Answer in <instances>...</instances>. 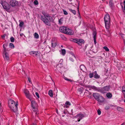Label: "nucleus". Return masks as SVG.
<instances>
[{"instance_id": "f257e3e1", "label": "nucleus", "mask_w": 125, "mask_h": 125, "mask_svg": "<svg viewBox=\"0 0 125 125\" xmlns=\"http://www.w3.org/2000/svg\"><path fill=\"white\" fill-rule=\"evenodd\" d=\"M40 18L45 24L49 25H50L49 22L51 21L52 18L49 14H45L44 16H41Z\"/></svg>"}, {"instance_id": "f03ea898", "label": "nucleus", "mask_w": 125, "mask_h": 125, "mask_svg": "<svg viewBox=\"0 0 125 125\" xmlns=\"http://www.w3.org/2000/svg\"><path fill=\"white\" fill-rule=\"evenodd\" d=\"M104 19L105 27L107 29H108L110 26V17L109 15L106 14L104 17Z\"/></svg>"}, {"instance_id": "7ed1b4c3", "label": "nucleus", "mask_w": 125, "mask_h": 125, "mask_svg": "<svg viewBox=\"0 0 125 125\" xmlns=\"http://www.w3.org/2000/svg\"><path fill=\"white\" fill-rule=\"evenodd\" d=\"M7 46L8 45L7 44H4L3 45V47L4 48L3 56L4 58L7 60H8L9 59L8 54L7 52L8 50L6 49V47H7Z\"/></svg>"}, {"instance_id": "20e7f679", "label": "nucleus", "mask_w": 125, "mask_h": 125, "mask_svg": "<svg viewBox=\"0 0 125 125\" xmlns=\"http://www.w3.org/2000/svg\"><path fill=\"white\" fill-rule=\"evenodd\" d=\"M31 100V105L32 107V110L33 111H37V107L38 106V104L34 100Z\"/></svg>"}, {"instance_id": "39448f33", "label": "nucleus", "mask_w": 125, "mask_h": 125, "mask_svg": "<svg viewBox=\"0 0 125 125\" xmlns=\"http://www.w3.org/2000/svg\"><path fill=\"white\" fill-rule=\"evenodd\" d=\"M24 92L27 98L29 99L30 101H31L32 98L31 97L29 91L26 89H25L24 90Z\"/></svg>"}, {"instance_id": "423d86ee", "label": "nucleus", "mask_w": 125, "mask_h": 125, "mask_svg": "<svg viewBox=\"0 0 125 125\" xmlns=\"http://www.w3.org/2000/svg\"><path fill=\"white\" fill-rule=\"evenodd\" d=\"M1 4L5 9L9 10L10 8V5L5 1H1Z\"/></svg>"}, {"instance_id": "0eeeda50", "label": "nucleus", "mask_w": 125, "mask_h": 125, "mask_svg": "<svg viewBox=\"0 0 125 125\" xmlns=\"http://www.w3.org/2000/svg\"><path fill=\"white\" fill-rule=\"evenodd\" d=\"M57 70H56V72L58 71L61 73L62 72L63 68L62 64V63L58 64L56 67Z\"/></svg>"}, {"instance_id": "6e6552de", "label": "nucleus", "mask_w": 125, "mask_h": 125, "mask_svg": "<svg viewBox=\"0 0 125 125\" xmlns=\"http://www.w3.org/2000/svg\"><path fill=\"white\" fill-rule=\"evenodd\" d=\"M8 103L9 107L12 109L13 106L16 104L15 102L13 100L10 99L9 100Z\"/></svg>"}, {"instance_id": "1a4fd4ad", "label": "nucleus", "mask_w": 125, "mask_h": 125, "mask_svg": "<svg viewBox=\"0 0 125 125\" xmlns=\"http://www.w3.org/2000/svg\"><path fill=\"white\" fill-rule=\"evenodd\" d=\"M10 4L12 7H14L18 5V2L15 0H11L10 1Z\"/></svg>"}, {"instance_id": "9d476101", "label": "nucleus", "mask_w": 125, "mask_h": 125, "mask_svg": "<svg viewBox=\"0 0 125 125\" xmlns=\"http://www.w3.org/2000/svg\"><path fill=\"white\" fill-rule=\"evenodd\" d=\"M18 102H17L16 104L14 105V106H13V108H12V109L11 108H10L11 111L13 112H16L18 110Z\"/></svg>"}, {"instance_id": "9b49d317", "label": "nucleus", "mask_w": 125, "mask_h": 125, "mask_svg": "<svg viewBox=\"0 0 125 125\" xmlns=\"http://www.w3.org/2000/svg\"><path fill=\"white\" fill-rule=\"evenodd\" d=\"M66 30L65 34L70 35H73L74 34V31L68 28H67Z\"/></svg>"}, {"instance_id": "f8f14e48", "label": "nucleus", "mask_w": 125, "mask_h": 125, "mask_svg": "<svg viewBox=\"0 0 125 125\" xmlns=\"http://www.w3.org/2000/svg\"><path fill=\"white\" fill-rule=\"evenodd\" d=\"M84 115L82 114H79L75 116V118H78V121L79 122L81 119H82L84 117Z\"/></svg>"}, {"instance_id": "ddd939ff", "label": "nucleus", "mask_w": 125, "mask_h": 125, "mask_svg": "<svg viewBox=\"0 0 125 125\" xmlns=\"http://www.w3.org/2000/svg\"><path fill=\"white\" fill-rule=\"evenodd\" d=\"M67 28L65 27H61L59 28V31L61 32L65 33Z\"/></svg>"}, {"instance_id": "4468645a", "label": "nucleus", "mask_w": 125, "mask_h": 125, "mask_svg": "<svg viewBox=\"0 0 125 125\" xmlns=\"http://www.w3.org/2000/svg\"><path fill=\"white\" fill-rule=\"evenodd\" d=\"M57 44V42L56 40L54 39H53L52 41V46L53 47H55L56 46Z\"/></svg>"}, {"instance_id": "2eb2a0df", "label": "nucleus", "mask_w": 125, "mask_h": 125, "mask_svg": "<svg viewBox=\"0 0 125 125\" xmlns=\"http://www.w3.org/2000/svg\"><path fill=\"white\" fill-rule=\"evenodd\" d=\"M109 89V86H106L102 89V91L103 93H105L108 91Z\"/></svg>"}, {"instance_id": "dca6fc26", "label": "nucleus", "mask_w": 125, "mask_h": 125, "mask_svg": "<svg viewBox=\"0 0 125 125\" xmlns=\"http://www.w3.org/2000/svg\"><path fill=\"white\" fill-rule=\"evenodd\" d=\"M97 101L98 102H103L104 101V98L101 95L99 96L97 99Z\"/></svg>"}, {"instance_id": "f3484780", "label": "nucleus", "mask_w": 125, "mask_h": 125, "mask_svg": "<svg viewBox=\"0 0 125 125\" xmlns=\"http://www.w3.org/2000/svg\"><path fill=\"white\" fill-rule=\"evenodd\" d=\"M93 95L96 100L101 96L99 94L96 93H94L93 94Z\"/></svg>"}, {"instance_id": "a211bd4d", "label": "nucleus", "mask_w": 125, "mask_h": 125, "mask_svg": "<svg viewBox=\"0 0 125 125\" xmlns=\"http://www.w3.org/2000/svg\"><path fill=\"white\" fill-rule=\"evenodd\" d=\"M84 42L83 40L82 39H78L77 43L80 45H81L82 43H83Z\"/></svg>"}, {"instance_id": "6ab92c4d", "label": "nucleus", "mask_w": 125, "mask_h": 125, "mask_svg": "<svg viewBox=\"0 0 125 125\" xmlns=\"http://www.w3.org/2000/svg\"><path fill=\"white\" fill-rule=\"evenodd\" d=\"M71 105V104L69 102L67 101L65 103L64 107L67 108L70 105Z\"/></svg>"}, {"instance_id": "aec40b11", "label": "nucleus", "mask_w": 125, "mask_h": 125, "mask_svg": "<svg viewBox=\"0 0 125 125\" xmlns=\"http://www.w3.org/2000/svg\"><path fill=\"white\" fill-rule=\"evenodd\" d=\"M30 54L31 55H32L33 54H34L36 56H37L38 55V52H30Z\"/></svg>"}, {"instance_id": "412c9836", "label": "nucleus", "mask_w": 125, "mask_h": 125, "mask_svg": "<svg viewBox=\"0 0 125 125\" xmlns=\"http://www.w3.org/2000/svg\"><path fill=\"white\" fill-rule=\"evenodd\" d=\"M117 110L120 112H123L124 110V109L120 107H117Z\"/></svg>"}, {"instance_id": "4be33fe9", "label": "nucleus", "mask_w": 125, "mask_h": 125, "mask_svg": "<svg viewBox=\"0 0 125 125\" xmlns=\"http://www.w3.org/2000/svg\"><path fill=\"white\" fill-rule=\"evenodd\" d=\"M109 5L110 7H112L114 6V4L112 0H109Z\"/></svg>"}, {"instance_id": "5701e85b", "label": "nucleus", "mask_w": 125, "mask_h": 125, "mask_svg": "<svg viewBox=\"0 0 125 125\" xmlns=\"http://www.w3.org/2000/svg\"><path fill=\"white\" fill-rule=\"evenodd\" d=\"M48 94L51 97H53V93L52 90H50L49 91L48 93Z\"/></svg>"}, {"instance_id": "b1692460", "label": "nucleus", "mask_w": 125, "mask_h": 125, "mask_svg": "<svg viewBox=\"0 0 125 125\" xmlns=\"http://www.w3.org/2000/svg\"><path fill=\"white\" fill-rule=\"evenodd\" d=\"M95 74L94 76V78L96 79L99 78L100 77V75H98V74L96 72H95Z\"/></svg>"}, {"instance_id": "393cba45", "label": "nucleus", "mask_w": 125, "mask_h": 125, "mask_svg": "<svg viewBox=\"0 0 125 125\" xmlns=\"http://www.w3.org/2000/svg\"><path fill=\"white\" fill-rule=\"evenodd\" d=\"M69 10L73 13L74 15H75L76 14V11L75 10H72L71 9H69Z\"/></svg>"}, {"instance_id": "a878e982", "label": "nucleus", "mask_w": 125, "mask_h": 125, "mask_svg": "<svg viewBox=\"0 0 125 125\" xmlns=\"http://www.w3.org/2000/svg\"><path fill=\"white\" fill-rule=\"evenodd\" d=\"M75 57L74 56V55H72L70 57V60L72 62H73L74 61V59H75Z\"/></svg>"}, {"instance_id": "bb28decb", "label": "nucleus", "mask_w": 125, "mask_h": 125, "mask_svg": "<svg viewBox=\"0 0 125 125\" xmlns=\"http://www.w3.org/2000/svg\"><path fill=\"white\" fill-rule=\"evenodd\" d=\"M106 96L107 97L109 98H110L112 97V95L111 93H108L107 94Z\"/></svg>"}, {"instance_id": "cd10ccee", "label": "nucleus", "mask_w": 125, "mask_h": 125, "mask_svg": "<svg viewBox=\"0 0 125 125\" xmlns=\"http://www.w3.org/2000/svg\"><path fill=\"white\" fill-rule=\"evenodd\" d=\"M75 2H76L78 4V6L77 7V10L78 11V13L79 14H80L79 11V1L77 0H75Z\"/></svg>"}, {"instance_id": "c85d7f7f", "label": "nucleus", "mask_w": 125, "mask_h": 125, "mask_svg": "<svg viewBox=\"0 0 125 125\" xmlns=\"http://www.w3.org/2000/svg\"><path fill=\"white\" fill-rule=\"evenodd\" d=\"M10 47L11 48H14V45L12 43H10L9 45Z\"/></svg>"}, {"instance_id": "c756f323", "label": "nucleus", "mask_w": 125, "mask_h": 125, "mask_svg": "<svg viewBox=\"0 0 125 125\" xmlns=\"http://www.w3.org/2000/svg\"><path fill=\"white\" fill-rule=\"evenodd\" d=\"M91 88L95 90H98V89L96 87L94 86H92Z\"/></svg>"}, {"instance_id": "7c9ffc66", "label": "nucleus", "mask_w": 125, "mask_h": 125, "mask_svg": "<svg viewBox=\"0 0 125 125\" xmlns=\"http://www.w3.org/2000/svg\"><path fill=\"white\" fill-rule=\"evenodd\" d=\"M86 55L88 56L89 57H90L91 56V54L90 52L89 51H88L86 52Z\"/></svg>"}, {"instance_id": "2f4dec72", "label": "nucleus", "mask_w": 125, "mask_h": 125, "mask_svg": "<svg viewBox=\"0 0 125 125\" xmlns=\"http://www.w3.org/2000/svg\"><path fill=\"white\" fill-rule=\"evenodd\" d=\"M63 19L62 18L60 19L59 21V24H62Z\"/></svg>"}, {"instance_id": "473e14b6", "label": "nucleus", "mask_w": 125, "mask_h": 125, "mask_svg": "<svg viewBox=\"0 0 125 125\" xmlns=\"http://www.w3.org/2000/svg\"><path fill=\"white\" fill-rule=\"evenodd\" d=\"M66 52V51L64 49H62V54L63 55H64L65 54Z\"/></svg>"}, {"instance_id": "72a5a7b5", "label": "nucleus", "mask_w": 125, "mask_h": 125, "mask_svg": "<svg viewBox=\"0 0 125 125\" xmlns=\"http://www.w3.org/2000/svg\"><path fill=\"white\" fill-rule=\"evenodd\" d=\"M103 48L105 50L109 52V49L106 46H104L103 47Z\"/></svg>"}, {"instance_id": "f704fd0d", "label": "nucleus", "mask_w": 125, "mask_h": 125, "mask_svg": "<svg viewBox=\"0 0 125 125\" xmlns=\"http://www.w3.org/2000/svg\"><path fill=\"white\" fill-rule=\"evenodd\" d=\"M80 69L82 70H83L84 68V67L83 65H81L80 66Z\"/></svg>"}, {"instance_id": "c9c22d12", "label": "nucleus", "mask_w": 125, "mask_h": 125, "mask_svg": "<svg viewBox=\"0 0 125 125\" xmlns=\"http://www.w3.org/2000/svg\"><path fill=\"white\" fill-rule=\"evenodd\" d=\"M34 37L36 38H39V35L36 33H35L34 34Z\"/></svg>"}, {"instance_id": "e433bc0d", "label": "nucleus", "mask_w": 125, "mask_h": 125, "mask_svg": "<svg viewBox=\"0 0 125 125\" xmlns=\"http://www.w3.org/2000/svg\"><path fill=\"white\" fill-rule=\"evenodd\" d=\"M23 22L22 21H21L20 22V23L19 24V26L21 27H22V26L23 25Z\"/></svg>"}, {"instance_id": "4c0bfd02", "label": "nucleus", "mask_w": 125, "mask_h": 125, "mask_svg": "<svg viewBox=\"0 0 125 125\" xmlns=\"http://www.w3.org/2000/svg\"><path fill=\"white\" fill-rule=\"evenodd\" d=\"M96 32L95 31H94L93 32V38L94 37L96 38Z\"/></svg>"}, {"instance_id": "58836bf2", "label": "nucleus", "mask_w": 125, "mask_h": 125, "mask_svg": "<svg viewBox=\"0 0 125 125\" xmlns=\"http://www.w3.org/2000/svg\"><path fill=\"white\" fill-rule=\"evenodd\" d=\"M122 92L123 93H124L125 92V86H124L122 87Z\"/></svg>"}, {"instance_id": "ea45409f", "label": "nucleus", "mask_w": 125, "mask_h": 125, "mask_svg": "<svg viewBox=\"0 0 125 125\" xmlns=\"http://www.w3.org/2000/svg\"><path fill=\"white\" fill-rule=\"evenodd\" d=\"M10 41L12 42H13L14 41V39L13 37H12L10 38Z\"/></svg>"}, {"instance_id": "a19ab883", "label": "nucleus", "mask_w": 125, "mask_h": 125, "mask_svg": "<svg viewBox=\"0 0 125 125\" xmlns=\"http://www.w3.org/2000/svg\"><path fill=\"white\" fill-rule=\"evenodd\" d=\"M72 41L75 42L77 43V42L78 39H72Z\"/></svg>"}, {"instance_id": "79ce46f5", "label": "nucleus", "mask_w": 125, "mask_h": 125, "mask_svg": "<svg viewBox=\"0 0 125 125\" xmlns=\"http://www.w3.org/2000/svg\"><path fill=\"white\" fill-rule=\"evenodd\" d=\"M63 78H64V79L65 80H66L68 81H71V80L70 79H69L65 77H64Z\"/></svg>"}, {"instance_id": "37998d69", "label": "nucleus", "mask_w": 125, "mask_h": 125, "mask_svg": "<svg viewBox=\"0 0 125 125\" xmlns=\"http://www.w3.org/2000/svg\"><path fill=\"white\" fill-rule=\"evenodd\" d=\"M34 3L35 5H37L38 4V2L37 0H35L34 1Z\"/></svg>"}, {"instance_id": "c03bdc74", "label": "nucleus", "mask_w": 125, "mask_h": 125, "mask_svg": "<svg viewBox=\"0 0 125 125\" xmlns=\"http://www.w3.org/2000/svg\"><path fill=\"white\" fill-rule=\"evenodd\" d=\"M96 47H95V48H94V49H93V52H94V53H96V52H97V50H94V49H95V50H96Z\"/></svg>"}, {"instance_id": "a18cd8bd", "label": "nucleus", "mask_w": 125, "mask_h": 125, "mask_svg": "<svg viewBox=\"0 0 125 125\" xmlns=\"http://www.w3.org/2000/svg\"><path fill=\"white\" fill-rule=\"evenodd\" d=\"M94 76V74L93 73H90L89 74V77L90 78H91Z\"/></svg>"}, {"instance_id": "49530a36", "label": "nucleus", "mask_w": 125, "mask_h": 125, "mask_svg": "<svg viewBox=\"0 0 125 125\" xmlns=\"http://www.w3.org/2000/svg\"><path fill=\"white\" fill-rule=\"evenodd\" d=\"M110 107L108 106H106L105 107V109L106 110H108L109 109Z\"/></svg>"}, {"instance_id": "de8ad7c7", "label": "nucleus", "mask_w": 125, "mask_h": 125, "mask_svg": "<svg viewBox=\"0 0 125 125\" xmlns=\"http://www.w3.org/2000/svg\"><path fill=\"white\" fill-rule=\"evenodd\" d=\"M97 112L98 115H100L101 114V112L99 110H98Z\"/></svg>"}, {"instance_id": "09e8293b", "label": "nucleus", "mask_w": 125, "mask_h": 125, "mask_svg": "<svg viewBox=\"0 0 125 125\" xmlns=\"http://www.w3.org/2000/svg\"><path fill=\"white\" fill-rule=\"evenodd\" d=\"M63 13H64V14H65V15L67 14L68 13L66 11H65V10H63Z\"/></svg>"}, {"instance_id": "8fccbe9b", "label": "nucleus", "mask_w": 125, "mask_h": 125, "mask_svg": "<svg viewBox=\"0 0 125 125\" xmlns=\"http://www.w3.org/2000/svg\"><path fill=\"white\" fill-rule=\"evenodd\" d=\"M35 94L37 97H38V98H39V95L38 93L37 92H36Z\"/></svg>"}, {"instance_id": "3c124183", "label": "nucleus", "mask_w": 125, "mask_h": 125, "mask_svg": "<svg viewBox=\"0 0 125 125\" xmlns=\"http://www.w3.org/2000/svg\"><path fill=\"white\" fill-rule=\"evenodd\" d=\"M28 80L29 81V82L31 83H32V82H31V79L29 77H28Z\"/></svg>"}, {"instance_id": "603ef678", "label": "nucleus", "mask_w": 125, "mask_h": 125, "mask_svg": "<svg viewBox=\"0 0 125 125\" xmlns=\"http://www.w3.org/2000/svg\"><path fill=\"white\" fill-rule=\"evenodd\" d=\"M94 43L95 44L96 43V38L94 37Z\"/></svg>"}, {"instance_id": "864d4df0", "label": "nucleus", "mask_w": 125, "mask_h": 125, "mask_svg": "<svg viewBox=\"0 0 125 125\" xmlns=\"http://www.w3.org/2000/svg\"><path fill=\"white\" fill-rule=\"evenodd\" d=\"M34 112H36L35 114H36V115H38V114H39V113H38V110L37 111H34Z\"/></svg>"}, {"instance_id": "5fc2aeb1", "label": "nucleus", "mask_w": 125, "mask_h": 125, "mask_svg": "<svg viewBox=\"0 0 125 125\" xmlns=\"http://www.w3.org/2000/svg\"><path fill=\"white\" fill-rule=\"evenodd\" d=\"M2 35L1 36V37H2V38H4L5 37V35Z\"/></svg>"}, {"instance_id": "6e6d98bb", "label": "nucleus", "mask_w": 125, "mask_h": 125, "mask_svg": "<svg viewBox=\"0 0 125 125\" xmlns=\"http://www.w3.org/2000/svg\"><path fill=\"white\" fill-rule=\"evenodd\" d=\"M123 11L124 12L125 11V6H124V9H123Z\"/></svg>"}, {"instance_id": "4d7b16f0", "label": "nucleus", "mask_w": 125, "mask_h": 125, "mask_svg": "<svg viewBox=\"0 0 125 125\" xmlns=\"http://www.w3.org/2000/svg\"><path fill=\"white\" fill-rule=\"evenodd\" d=\"M20 35L21 36H22L23 35V34L22 33H21L20 34Z\"/></svg>"}, {"instance_id": "13d9d810", "label": "nucleus", "mask_w": 125, "mask_h": 125, "mask_svg": "<svg viewBox=\"0 0 125 125\" xmlns=\"http://www.w3.org/2000/svg\"><path fill=\"white\" fill-rule=\"evenodd\" d=\"M123 94H124V97L125 99V92H124V93H123Z\"/></svg>"}, {"instance_id": "bf43d9fd", "label": "nucleus", "mask_w": 125, "mask_h": 125, "mask_svg": "<svg viewBox=\"0 0 125 125\" xmlns=\"http://www.w3.org/2000/svg\"><path fill=\"white\" fill-rule=\"evenodd\" d=\"M123 3L124 6H125V0L124 1Z\"/></svg>"}, {"instance_id": "052dcab7", "label": "nucleus", "mask_w": 125, "mask_h": 125, "mask_svg": "<svg viewBox=\"0 0 125 125\" xmlns=\"http://www.w3.org/2000/svg\"><path fill=\"white\" fill-rule=\"evenodd\" d=\"M124 125V123H123L121 125Z\"/></svg>"}, {"instance_id": "680f3d73", "label": "nucleus", "mask_w": 125, "mask_h": 125, "mask_svg": "<svg viewBox=\"0 0 125 125\" xmlns=\"http://www.w3.org/2000/svg\"><path fill=\"white\" fill-rule=\"evenodd\" d=\"M32 125H36L35 124H33Z\"/></svg>"}, {"instance_id": "e2e57ef3", "label": "nucleus", "mask_w": 125, "mask_h": 125, "mask_svg": "<svg viewBox=\"0 0 125 125\" xmlns=\"http://www.w3.org/2000/svg\"><path fill=\"white\" fill-rule=\"evenodd\" d=\"M63 113L64 114H65V112L64 111L63 112Z\"/></svg>"}, {"instance_id": "0e129e2a", "label": "nucleus", "mask_w": 125, "mask_h": 125, "mask_svg": "<svg viewBox=\"0 0 125 125\" xmlns=\"http://www.w3.org/2000/svg\"><path fill=\"white\" fill-rule=\"evenodd\" d=\"M61 47H62H62H63V46H62V45H61Z\"/></svg>"}, {"instance_id": "69168bd1", "label": "nucleus", "mask_w": 125, "mask_h": 125, "mask_svg": "<svg viewBox=\"0 0 125 125\" xmlns=\"http://www.w3.org/2000/svg\"><path fill=\"white\" fill-rule=\"evenodd\" d=\"M56 112L57 113H58V110H57Z\"/></svg>"}, {"instance_id": "338daca9", "label": "nucleus", "mask_w": 125, "mask_h": 125, "mask_svg": "<svg viewBox=\"0 0 125 125\" xmlns=\"http://www.w3.org/2000/svg\"><path fill=\"white\" fill-rule=\"evenodd\" d=\"M102 58V57H101V58H100L101 59Z\"/></svg>"}, {"instance_id": "774afa93", "label": "nucleus", "mask_w": 125, "mask_h": 125, "mask_svg": "<svg viewBox=\"0 0 125 125\" xmlns=\"http://www.w3.org/2000/svg\"><path fill=\"white\" fill-rule=\"evenodd\" d=\"M122 8H123V6H122Z\"/></svg>"}]
</instances>
